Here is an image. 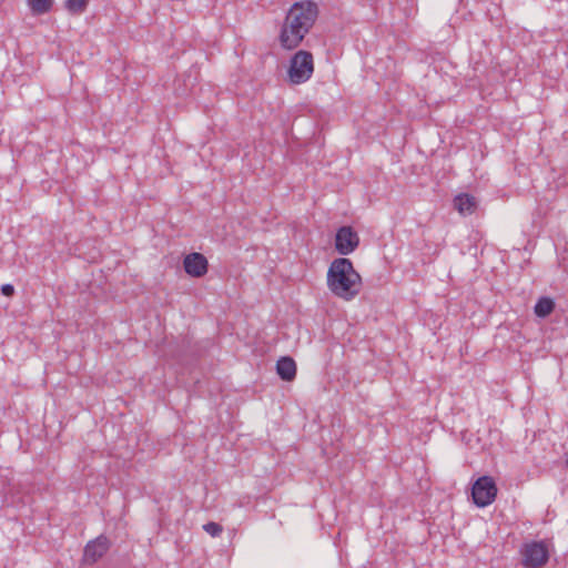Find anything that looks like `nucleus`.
Masks as SVG:
<instances>
[{
    "instance_id": "nucleus-1",
    "label": "nucleus",
    "mask_w": 568,
    "mask_h": 568,
    "mask_svg": "<svg viewBox=\"0 0 568 568\" xmlns=\"http://www.w3.org/2000/svg\"><path fill=\"white\" fill-rule=\"evenodd\" d=\"M327 286L334 295L346 301L358 295L362 278L351 260L338 257L332 262L327 271Z\"/></svg>"
},
{
    "instance_id": "nucleus-2",
    "label": "nucleus",
    "mask_w": 568,
    "mask_h": 568,
    "mask_svg": "<svg viewBox=\"0 0 568 568\" xmlns=\"http://www.w3.org/2000/svg\"><path fill=\"white\" fill-rule=\"evenodd\" d=\"M314 72L313 55L308 51L300 50L290 60L287 70L288 80L293 84H302L311 79Z\"/></svg>"
},
{
    "instance_id": "nucleus-3",
    "label": "nucleus",
    "mask_w": 568,
    "mask_h": 568,
    "mask_svg": "<svg viewBox=\"0 0 568 568\" xmlns=\"http://www.w3.org/2000/svg\"><path fill=\"white\" fill-rule=\"evenodd\" d=\"M318 16L317 4L313 1H300L293 3L286 18L298 28L310 32Z\"/></svg>"
},
{
    "instance_id": "nucleus-4",
    "label": "nucleus",
    "mask_w": 568,
    "mask_h": 568,
    "mask_svg": "<svg viewBox=\"0 0 568 568\" xmlns=\"http://www.w3.org/2000/svg\"><path fill=\"white\" fill-rule=\"evenodd\" d=\"M497 495L495 480L489 476L479 477L473 485L471 496L474 504L480 508L490 505Z\"/></svg>"
},
{
    "instance_id": "nucleus-5",
    "label": "nucleus",
    "mask_w": 568,
    "mask_h": 568,
    "mask_svg": "<svg viewBox=\"0 0 568 568\" xmlns=\"http://www.w3.org/2000/svg\"><path fill=\"white\" fill-rule=\"evenodd\" d=\"M521 555L525 568H539L546 565L549 559L548 549L544 541H531L525 544Z\"/></svg>"
},
{
    "instance_id": "nucleus-6",
    "label": "nucleus",
    "mask_w": 568,
    "mask_h": 568,
    "mask_svg": "<svg viewBox=\"0 0 568 568\" xmlns=\"http://www.w3.org/2000/svg\"><path fill=\"white\" fill-rule=\"evenodd\" d=\"M307 33L285 18L280 33V43L284 49L293 50L301 44Z\"/></svg>"
},
{
    "instance_id": "nucleus-7",
    "label": "nucleus",
    "mask_w": 568,
    "mask_h": 568,
    "mask_svg": "<svg viewBox=\"0 0 568 568\" xmlns=\"http://www.w3.org/2000/svg\"><path fill=\"white\" fill-rule=\"evenodd\" d=\"M359 244V237L351 226H342L335 235V248L342 255H348L355 251Z\"/></svg>"
},
{
    "instance_id": "nucleus-8",
    "label": "nucleus",
    "mask_w": 568,
    "mask_h": 568,
    "mask_svg": "<svg viewBox=\"0 0 568 568\" xmlns=\"http://www.w3.org/2000/svg\"><path fill=\"white\" fill-rule=\"evenodd\" d=\"M183 266L189 275L201 277L207 272V260L201 253H190L184 257Z\"/></svg>"
},
{
    "instance_id": "nucleus-9",
    "label": "nucleus",
    "mask_w": 568,
    "mask_h": 568,
    "mask_svg": "<svg viewBox=\"0 0 568 568\" xmlns=\"http://www.w3.org/2000/svg\"><path fill=\"white\" fill-rule=\"evenodd\" d=\"M109 540L104 536L90 541L84 549V559L87 562H95L108 551Z\"/></svg>"
},
{
    "instance_id": "nucleus-10",
    "label": "nucleus",
    "mask_w": 568,
    "mask_h": 568,
    "mask_svg": "<svg viewBox=\"0 0 568 568\" xmlns=\"http://www.w3.org/2000/svg\"><path fill=\"white\" fill-rule=\"evenodd\" d=\"M276 373L286 382H291L296 376V363L290 356L281 357L276 363Z\"/></svg>"
},
{
    "instance_id": "nucleus-11",
    "label": "nucleus",
    "mask_w": 568,
    "mask_h": 568,
    "mask_svg": "<svg viewBox=\"0 0 568 568\" xmlns=\"http://www.w3.org/2000/svg\"><path fill=\"white\" fill-rule=\"evenodd\" d=\"M454 206L464 215L471 214L476 209V199L469 194H459L454 199Z\"/></svg>"
},
{
    "instance_id": "nucleus-12",
    "label": "nucleus",
    "mask_w": 568,
    "mask_h": 568,
    "mask_svg": "<svg viewBox=\"0 0 568 568\" xmlns=\"http://www.w3.org/2000/svg\"><path fill=\"white\" fill-rule=\"evenodd\" d=\"M555 308V303L554 301L550 298V297H540L535 307H534V311H535V314L538 316V317H546L548 316Z\"/></svg>"
},
{
    "instance_id": "nucleus-13",
    "label": "nucleus",
    "mask_w": 568,
    "mask_h": 568,
    "mask_svg": "<svg viewBox=\"0 0 568 568\" xmlns=\"http://www.w3.org/2000/svg\"><path fill=\"white\" fill-rule=\"evenodd\" d=\"M28 6L33 14H44L53 6V0H28Z\"/></svg>"
},
{
    "instance_id": "nucleus-14",
    "label": "nucleus",
    "mask_w": 568,
    "mask_h": 568,
    "mask_svg": "<svg viewBox=\"0 0 568 568\" xmlns=\"http://www.w3.org/2000/svg\"><path fill=\"white\" fill-rule=\"evenodd\" d=\"M89 0H65V9L72 14H81L85 11Z\"/></svg>"
},
{
    "instance_id": "nucleus-15",
    "label": "nucleus",
    "mask_w": 568,
    "mask_h": 568,
    "mask_svg": "<svg viewBox=\"0 0 568 568\" xmlns=\"http://www.w3.org/2000/svg\"><path fill=\"white\" fill-rule=\"evenodd\" d=\"M203 529L212 537H217L223 531L222 526L214 521H210V523H206L205 525H203Z\"/></svg>"
},
{
    "instance_id": "nucleus-16",
    "label": "nucleus",
    "mask_w": 568,
    "mask_h": 568,
    "mask_svg": "<svg viewBox=\"0 0 568 568\" xmlns=\"http://www.w3.org/2000/svg\"><path fill=\"white\" fill-rule=\"evenodd\" d=\"M1 292L6 296H11L14 293V288L11 284H3L1 286Z\"/></svg>"
}]
</instances>
